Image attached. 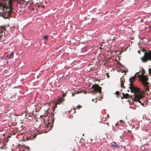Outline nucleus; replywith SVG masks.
I'll list each match as a JSON object with an SVG mask.
<instances>
[{
	"label": "nucleus",
	"instance_id": "obj_17",
	"mask_svg": "<svg viewBox=\"0 0 151 151\" xmlns=\"http://www.w3.org/2000/svg\"><path fill=\"white\" fill-rule=\"evenodd\" d=\"M66 95L65 93H64L63 95V97H65L66 96Z\"/></svg>",
	"mask_w": 151,
	"mask_h": 151
},
{
	"label": "nucleus",
	"instance_id": "obj_13",
	"mask_svg": "<svg viewBox=\"0 0 151 151\" xmlns=\"http://www.w3.org/2000/svg\"><path fill=\"white\" fill-rule=\"evenodd\" d=\"M148 72L150 75H151V68L148 69Z\"/></svg>",
	"mask_w": 151,
	"mask_h": 151
},
{
	"label": "nucleus",
	"instance_id": "obj_8",
	"mask_svg": "<svg viewBox=\"0 0 151 151\" xmlns=\"http://www.w3.org/2000/svg\"><path fill=\"white\" fill-rule=\"evenodd\" d=\"M5 144L4 143L2 142H0V148L1 149H4L5 148L4 147Z\"/></svg>",
	"mask_w": 151,
	"mask_h": 151
},
{
	"label": "nucleus",
	"instance_id": "obj_24",
	"mask_svg": "<svg viewBox=\"0 0 151 151\" xmlns=\"http://www.w3.org/2000/svg\"><path fill=\"white\" fill-rule=\"evenodd\" d=\"M106 124L108 125V126H109V123H106Z\"/></svg>",
	"mask_w": 151,
	"mask_h": 151
},
{
	"label": "nucleus",
	"instance_id": "obj_3",
	"mask_svg": "<svg viewBox=\"0 0 151 151\" xmlns=\"http://www.w3.org/2000/svg\"><path fill=\"white\" fill-rule=\"evenodd\" d=\"M92 88H94L93 91H91L92 94H95L97 92L100 93L101 92V87L99 86V85L98 84L95 83L94 85H93Z\"/></svg>",
	"mask_w": 151,
	"mask_h": 151
},
{
	"label": "nucleus",
	"instance_id": "obj_4",
	"mask_svg": "<svg viewBox=\"0 0 151 151\" xmlns=\"http://www.w3.org/2000/svg\"><path fill=\"white\" fill-rule=\"evenodd\" d=\"M137 76L138 77L140 78V80L142 82L146 81L148 80V79L146 76L138 74Z\"/></svg>",
	"mask_w": 151,
	"mask_h": 151
},
{
	"label": "nucleus",
	"instance_id": "obj_2",
	"mask_svg": "<svg viewBox=\"0 0 151 151\" xmlns=\"http://www.w3.org/2000/svg\"><path fill=\"white\" fill-rule=\"evenodd\" d=\"M141 59L143 62L151 61V51L145 52L144 56L141 58Z\"/></svg>",
	"mask_w": 151,
	"mask_h": 151
},
{
	"label": "nucleus",
	"instance_id": "obj_15",
	"mask_svg": "<svg viewBox=\"0 0 151 151\" xmlns=\"http://www.w3.org/2000/svg\"><path fill=\"white\" fill-rule=\"evenodd\" d=\"M121 86L122 87H123L124 88H125V87L124 86V85L122 83H121Z\"/></svg>",
	"mask_w": 151,
	"mask_h": 151
},
{
	"label": "nucleus",
	"instance_id": "obj_23",
	"mask_svg": "<svg viewBox=\"0 0 151 151\" xmlns=\"http://www.w3.org/2000/svg\"><path fill=\"white\" fill-rule=\"evenodd\" d=\"M2 31H1V30H0V34H1L2 33Z\"/></svg>",
	"mask_w": 151,
	"mask_h": 151
},
{
	"label": "nucleus",
	"instance_id": "obj_30",
	"mask_svg": "<svg viewBox=\"0 0 151 151\" xmlns=\"http://www.w3.org/2000/svg\"><path fill=\"white\" fill-rule=\"evenodd\" d=\"M28 149L29 150V147H28Z\"/></svg>",
	"mask_w": 151,
	"mask_h": 151
},
{
	"label": "nucleus",
	"instance_id": "obj_5",
	"mask_svg": "<svg viewBox=\"0 0 151 151\" xmlns=\"http://www.w3.org/2000/svg\"><path fill=\"white\" fill-rule=\"evenodd\" d=\"M144 86L146 91H149V87H148L149 83L146 81H144L142 82Z\"/></svg>",
	"mask_w": 151,
	"mask_h": 151
},
{
	"label": "nucleus",
	"instance_id": "obj_12",
	"mask_svg": "<svg viewBox=\"0 0 151 151\" xmlns=\"http://www.w3.org/2000/svg\"><path fill=\"white\" fill-rule=\"evenodd\" d=\"M48 37V35H46L45 36H44L43 37V39H45L46 40H47Z\"/></svg>",
	"mask_w": 151,
	"mask_h": 151
},
{
	"label": "nucleus",
	"instance_id": "obj_16",
	"mask_svg": "<svg viewBox=\"0 0 151 151\" xmlns=\"http://www.w3.org/2000/svg\"><path fill=\"white\" fill-rule=\"evenodd\" d=\"M77 107L78 108V109H80V108H81L82 107V106L80 105H78V106H77Z\"/></svg>",
	"mask_w": 151,
	"mask_h": 151
},
{
	"label": "nucleus",
	"instance_id": "obj_14",
	"mask_svg": "<svg viewBox=\"0 0 151 151\" xmlns=\"http://www.w3.org/2000/svg\"><path fill=\"white\" fill-rule=\"evenodd\" d=\"M141 73L142 75H144L145 74V71L144 70H142L141 72Z\"/></svg>",
	"mask_w": 151,
	"mask_h": 151
},
{
	"label": "nucleus",
	"instance_id": "obj_31",
	"mask_svg": "<svg viewBox=\"0 0 151 151\" xmlns=\"http://www.w3.org/2000/svg\"><path fill=\"white\" fill-rule=\"evenodd\" d=\"M74 110H75V109H73Z\"/></svg>",
	"mask_w": 151,
	"mask_h": 151
},
{
	"label": "nucleus",
	"instance_id": "obj_21",
	"mask_svg": "<svg viewBox=\"0 0 151 151\" xmlns=\"http://www.w3.org/2000/svg\"><path fill=\"white\" fill-rule=\"evenodd\" d=\"M129 133H130L131 132V131H130V130H128L127 131Z\"/></svg>",
	"mask_w": 151,
	"mask_h": 151
},
{
	"label": "nucleus",
	"instance_id": "obj_6",
	"mask_svg": "<svg viewBox=\"0 0 151 151\" xmlns=\"http://www.w3.org/2000/svg\"><path fill=\"white\" fill-rule=\"evenodd\" d=\"M14 54V53L13 51H12L9 54L7 55V57L9 59L12 58L13 57Z\"/></svg>",
	"mask_w": 151,
	"mask_h": 151
},
{
	"label": "nucleus",
	"instance_id": "obj_20",
	"mask_svg": "<svg viewBox=\"0 0 151 151\" xmlns=\"http://www.w3.org/2000/svg\"><path fill=\"white\" fill-rule=\"evenodd\" d=\"M57 104H55L54 106V108H56L57 107Z\"/></svg>",
	"mask_w": 151,
	"mask_h": 151
},
{
	"label": "nucleus",
	"instance_id": "obj_11",
	"mask_svg": "<svg viewBox=\"0 0 151 151\" xmlns=\"http://www.w3.org/2000/svg\"><path fill=\"white\" fill-rule=\"evenodd\" d=\"M119 91H117L115 92V94L117 95V98H119Z\"/></svg>",
	"mask_w": 151,
	"mask_h": 151
},
{
	"label": "nucleus",
	"instance_id": "obj_26",
	"mask_svg": "<svg viewBox=\"0 0 151 151\" xmlns=\"http://www.w3.org/2000/svg\"><path fill=\"white\" fill-rule=\"evenodd\" d=\"M120 122H122L123 121L122 120H120Z\"/></svg>",
	"mask_w": 151,
	"mask_h": 151
},
{
	"label": "nucleus",
	"instance_id": "obj_9",
	"mask_svg": "<svg viewBox=\"0 0 151 151\" xmlns=\"http://www.w3.org/2000/svg\"><path fill=\"white\" fill-rule=\"evenodd\" d=\"M0 30H1L2 32H4L6 31L5 27L2 26H0Z\"/></svg>",
	"mask_w": 151,
	"mask_h": 151
},
{
	"label": "nucleus",
	"instance_id": "obj_25",
	"mask_svg": "<svg viewBox=\"0 0 151 151\" xmlns=\"http://www.w3.org/2000/svg\"><path fill=\"white\" fill-rule=\"evenodd\" d=\"M107 116L108 117V118H109V114H107Z\"/></svg>",
	"mask_w": 151,
	"mask_h": 151
},
{
	"label": "nucleus",
	"instance_id": "obj_10",
	"mask_svg": "<svg viewBox=\"0 0 151 151\" xmlns=\"http://www.w3.org/2000/svg\"><path fill=\"white\" fill-rule=\"evenodd\" d=\"M111 146L112 147H114L116 148L118 147L116 143L115 142H112V143L111 144Z\"/></svg>",
	"mask_w": 151,
	"mask_h": 151
},
{
	"label": "nucleus",
	"instance_id": "obj_32",
	"mask_svg": "<svg viewBox=\"0 0 151 151\" xmlns=\"http://www.w3.org/2000/svg\"><path fill=\"white\" fill-rule=\"evenodd\" d=\"M53 109L54 111V108Z\"/></svg>",
	"mask_w": 151,
	"mask_h": 151
},
{
	"label": "nucleus",
	"instance_id": "obj_7",
	"mask_svg": "<svg viewBox=\"0 0 151 151\" xmlns=\"http://www.w3.org/2000/svg\"><path fill=\"white\" fill-rule=\"evenodd\" d=\"M123 97L126 99H127L130 97V95L128 93L124 94V93H122Z\"/></svg>",
	"mask_w": 151,
	"mask_h": 151
},
{
	"label": "nucleus",
	"instance_id": "obj_29",
	"mask_svg": "<svg viewBox=\"0 0 151 151\" xmlns=\"http://www.w3.org/2000/svg\"><path fill=\"white\" fill-rule=\"evenodd\" d=\"M92 141V139H91V141Z\"/></svg>",
	"mask_w": 151,
	"mask_h": 151
},
{
	"label": "nucleus",
	"instance_id": "obj_1",
	"mask_svg": "<svg viewBox=\"0 0 151 151\" xmlns=\"http://www.w3.org/2000/svg\"><path fill=\"white\" fill-rule=\"evenodd\" d=\"M139 72L136 73L134 76L130 78L129 79L130 81V87L129 88L131 91L134 93V98L133 100L136 102L139 103L142 105H145L146 102V100L145 98L143 92L136 86H135L133 84V83L135 80V78L137 77L136 75L139 73Z\"/></svg>",
	"mask_w": 151,
	"mask_h": 151
},
{
	"label": "nucleus",
	"instance_id": "obj_19",
	"mask_svg": "<svg viewBox=\"0 0 151 151\" xmlns=\"http://www.w3.org/2000/svg\"><path fill=\"white\" fill-rule=\"evenodd\" d=\"M64 100V98H63V97H62L61 99L60 100V101H63Z\"/></svg>",
	"mask_w": 151,
	"mask_h": 151
},
{
	"label": "nucleus",
	"instance_id": "obj_28",
	"mask_svg": "<svg viewBox=\"0 0 151 151\" xmlns=\"http://www.w3.org/2000/svg\"><path fill=\"white\" fill-rule=\"evenodd\" d=\"M150 123L151 124V121H150Z\"/></svg>",
	"mask_w": 151,
	"mask_h": 151
},
{
	"label": "nucleus",
	"instance_id": "obj_27",
	"mask_svg": "<svg viewBox=\"0 0 151 151\" xmlns=\"http://www.w3.org/2000/svg\"><path fill=\"white\" fill-rule=\"evenodd\" d=\"M92 100L93 101H94V100L93 99Z\"/></svg>",
	"mask_w": 151,
	"mask_h": 151
},
{
	"label": "nucleus",
	"instance_id": "obj_22",
	"mask_svg": "<svg viewBox=\"0 0 151 151\" xmlns=\"http://www.w3.org/2000/svg\"><path fill=\"white\" fill-rule=\"evenodd\" d=\"M75 94L74 93H72V96H74Z\"/></svg>",
	"mask_w": 151,
	"mask_h": 151
},
{
	"label": "nucleus",
	"instance_id": "obj_18",
	"mask_svg": "<svg viewBox=\"0 0 151 151\" xmlns=\"http://www.w3.org/2000/svg\"><path fill=\"white\" fill-rule=\"evenodd\" d=\"M106 75H107V78H109V75L108 74V73H106Z\"/></svg>",
	"mask_w": 151,
	"mask_h": 151
}]
</instances>
